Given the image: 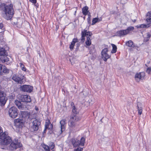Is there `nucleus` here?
Wrapping results in <instances>:
<instances>
[{
  "mask_svg": "<svg viewBox=\"0 0 151 151\" xmlns=\"http://www.w3.org/2000/svg\"><path fill=\"white\" fill-rule=\"evenodd\" d=\"M13 6L12 4L3 3L0 4V10L2 12V16L7 20L10 19L14 14Z\"/></svg>",
  "mask_w": 151,
  "mask_h": 151,
  "instance_id": "nucleus-1",
  "label": "nucleus"
},
{
  "mask_svg": "<svg viewBox=\"0 0 151 151\" xmlns=\"http://www.w3.org/2000/svg\"><path fill=\"white\" fill-rule=\"evenodd\" d=\"M12 141L11 138L8 135L7 133L4 132L0 136V145H7Z\"/></svg>",
  "mask_w": 151,
  "mask_h": 151,
  "instance_id": "nucleus-2",
  "label": "nucleus"
},
{
  "mask_svg": "<svg viewBox=\"0 0 151 151\" xmlns=\"http://www.w3.org/2000/svg\"><path fill=\"white\" fill-rule=\"evenodd\" d=\"M80 120V118L76 115H73L71 116L68 122V125L71 131L75 127L76 122Z\"/></svg>",
  "mask_w": 151,
  "mask_h": 151,
  "instance_id": "nucleus-3",
  "label": "nucleus"
},
{
  "mask_svg": "<svg viewBox=\"0 0 151 151\" xmlns=\"http://www.w3.org/2000/svg\"><path fill=\"white\" fill-rule=\"evenodd\" d=\"M32 125L30 127V130L32 132L36 131L39 129V127L40 125L41 122L39 120L36 119H32Z\"/></svg>",
  "mask_w": 151,
  "mask_h": 151,
  "instance_id": "nucleus-4",
  "label": "nucleus"
},
{
  "mask_svg": "<svg viewBox=\"0 0 151 151\" xmlns=\"http://www.w3.org/2000/svg\"><path fill=\"white\" fill-rule=\"evenodd\" d=\"M7 54L6 51L4 48L3 47L0 48V56H1L0 59L2 62L4 63L9 60V58L7 56Z\"/></svg>",
  "mask_w": 151,
  "mask_h": 151,
  "instance_id": "nucleus-5",
  "label": "nucleus"
},
{
  "mask_svg": "<svg viewBox=\"0 0 151 151\" xmlns=\"http://www.w3.org/2000/svg\"><path fill=\"white\" fill-rule=\"evenodd\" d=\"M11 142L9 147V149L12 151L15 150L22 146V144L19 142L18 139L14 140Z\"/></svg>",
  "mask_w": 151,
  "mask_h": 151,
  "instance_id": "nucleus-6",
  "label": "nucleus"
},
{
  "mask_svg": "<svg viewBox=\"0 0 151 151\" xmlns=\"http://www.w3.org/2000/svg\"><path fill=\"white\" fill-rule=\"evenodd\" d=\"M8 114L10 117L12 118H15L18 115V110L14 106L11 107L8 111Z\"/></svg>",
  "mask_w": 151,
  "mask_h": 151,
  "instance_id": "nucleus-7",
  "label": "nucleus"
},
{
  "mask_svg": "<svg viewBox=\"0 0 151 151\" xmlns=\"http://www.w3.org/2000/svg\"><path fill=\"white\" fill-rule=\"evenodd\" d=\"M24 76L22 74H15L13 75L12 79L18 83L22 84L23 83V80Z\"/></svg>",
  "mask_w": 151,
  "mask_h": 151,
  "instance_id": "nucleus-8",
  "label": "nucleus"
},
{
  "mask_svg": "<svg viewBox=\"0 0 151 151\" xmlns=\"http://www.w3.org/2000/svg\"><path fill=\"white\" fill-rule=\"evenodd\" d=\"M7 99L6 95L1 90V86H0V105L4 106L6 104Z\"/></svg>",
  "mask_w": 151,
  "mask_h": 151,
  "instance_id": "nucleus-9",
  "label": "nucleus"
},
{
  "mask_svg": "<svg viewBox=\"0 0 151 151\" xmlns=\"http://www.w3.org/2000/svg\"><path fill=\"white\" fill-rule=\"evenodd\" d=\"M81 42L83 43L85 41V37L86 36H89V37H91V36L92 35L91 32L87 31V30L86 29H84L83 31L81 32Z\"/></svg>",
  "mask_w": 151,
  "mask_h": 151,
  "instance_id": "nucleus-10",
  "label": "nucleus"
},
{
  "mask_svg": "<svg viewBox=\"0 0 151 151\" xmlns=\"http://www.w3.org/2000/svg\"><path fill=\"white\" fill-rule=\"evenodd\" d=\"M108 52V50L107 48H104L101 51V57L105 61H106L110 57V55L107 53Z\"/></svg>",
  "mask_w": 151,
  "mask_h": 151,
  "instance_id": "nucleus-11",
  "label": "nucleus"
},
{
  "mask_svg": "<svg viewBox=\"0 0 151 151\" xmlns=\"http://www.w3.org/2000/svg\"><path fill=\"white\" fill-rule=\"evenodd\" d=\"M33 88L32 86L26 85L21 86L20 87V90L29 93L31 92L32 91Z\"/></svg>",
  "mask_w": 151,
  "mask_h": 151,
  "instance_id": "nucleus-12",
  "label": "nucleus"
},
{
  "mask_svg": "<svg viewBox=\"0 0 151 151\" xmlns=\"http://www.w3.org/2000/svg\"><path fill=\"white\" fill-rule=\"evenodd\" d=\"M145 76V74L144 73H137L135 76V78L137 82H139L140 80H142Z\"/></svg>",
  "mask_w": 151,
  "mask_h": 151,
  "instance_id": "nucleus-13",
  "label": "nucleus"
},
{
  "mask_svg": "<svg viewBox=\"0 0 151 151\" xmlns=\"http://www.w3.org/2000/svg\"><path fill=\"white\" fill-rule=\"evenodd\" d=\"M21 114L22 117L24 120L29 119L30 120L29 116L30 115V112L27 111H21Z\"/></svg>",
  "mask_w": 151,
  "mask_h": 151,
  "instance_id": "nucleus-14",
  "label": "nucleus"
},
{
  "mask_svg": "<svg viewBox=\"0 0 151 151\" xmlns=\"http://www.w3.org/2000/svg\"><path fill=\"white\" fill-rule=\"evenodd\" d=\"M14 123L15 125L18 128H22L24 125L23 120L19 119H15Z\"/></svg>",
  "mask_w": 151,
  "mask_h": 151,
  "instance_id": "nucleus-15",
  "label": "nucleus"
},
{
  "mask_svg": "<svg viewBox=\"0 0 151 151\" xmlns=\"http://www.w3.org/2000/svg\"><path fill=\"white\" fill-rule=\"evenodd\" d=\"M15 104L18 107V108L21 110H23L25 108V106L20 101L18 100H16L14 102Z\"/></svg>",
  "mask_w": 151,
  "mask_h": 151,
  "instance_id": "nucleus-16",
  "label": "nucleus"
},
{
  "mask_svg": "<svg viewBox=\"0 0 151 151\" xmlns=\"http://www.w3.org/2000/svg\"><path fill=\"white\" fill-rule=\"evenodd\" d=\"M21 98L22 102H30L31 101L30 96L27 95H22Z\"/></svg>",
  "mask_w": 151,
  "mask_h": 151,
  "instance_id": "nucleus-17",
  "label": "nucleus"
},
{
  "mask_svg": "<svg viewBox=\"0 0 151 151\" xmlns=\"http://www.w3.org/2000/svg\"><path fill=\"white\" fill-rule=\"evenodd\" d=\"M66 121L65 119H63L60 121V124L61 133L65 131L66 127Z\"/></svg>",
  "mask_w": 151,
  "mask_h": 151,
  "instance_id": "nucleus-18",
  "label": "nucleus"
},
{
  "mask_svg": "<svg viewBox=\"0 0 151 151\" xmlns=\"http://www.w3.org/2000/svg\"><path fill=\"white\" fill-rule=\"evenodd\" d=\"M9 70L5 66L0 64V74L2 75L3 73H8Z\"/></svg>",
  "mask_w": 151,
  "mask_h": 151,
  "instance_id": "nucleus-19",
  "label": "nucleus"
},
{
  "mask_svg": "<svg viewBox=\"0 0 151 151\" xmlns=\"http://www.w3.org/2000/svg\"><path fill=\"white\" fill-rule=\"evenodd\" d=\"M72 144L74 147H76L80 145V141L76 139H72L71 140Z\"/></svg>",
  "mask_w": 151,
  "mask_h": 151,
  "instance_id": "nucleus-20",
  "label": "nucleus"
},
{
  "mask_svg": "<svg viewBox=\"0 0 151 151\" xmlns=\"http://www.w3.org/2000/svg\"><path fill=\"white\" fill-rule=\"evenodd\" d=\"M116 34L118 36L120 37L124 36L127 34L125 29L118 31L117 32Z\"/></svg>",
  "mask_w": 151,
  "mask_h": 151,
  "instance_id": "nucleus-21",
  "label": "nucleus"
},
{
  "mask_svg": "<svg viewBox=\"0 0 151 151\" xmlns=\"http://www.w3.org/2000/svg\"><path fill=\"white\" fill-rule=\"evenodd\" d=\"M137 109L138 111V114L141 115L142 113V104L140 102H138L137 104Z\"/></svg>",
  "mask_w": 151,
  "mask_h": 151,
  "instance_id": "nucleus-22",
  "label": "nucleus"
},
{
  "mask_svg": "<svg viewBox=\"0 0 151 151\" xmlns=\"http://www.w3.org/2000/svg\"><path fill=\"white\" fill-rule=\"evenodd\" d=\"M146 17L147 18L146 19V21L151 23V11L148 12L147 13Z\"/></svg>",
  "mask_w": 151,
  "mask_h": 151,
  "instance_id": "nucleus-23",
  "label": "nucleus"
},
{
  "mask_svg": "<svg viewBox=\"0 0 151 151\" xmlns=\"http://www.w3.org/2000/svg\"><path fill=\"white\" fill-rule=\"evenodd\" d=\"M102 18L100 17L99 18H95L93 19L92 21V25H93L97 22L101 21L102 20Z\"/></svg>",
  "mask_w": 151,
  "mask_h": 151,
  "instance_id": "nucleus-24",
  "label": "nucleus"
},
{
  "mask_svg": "<svg viewBox=\"0 0 151 151\" xmlns=\"http://www.w3.org/2000/svg\"><path fill=\"white\" fill-rule=\"evenodd\" d=\"M88 8L87 6H85L82 9V13L83 14L86 15L88 14Z\"/></svg>",
  "mask_w": 151,
  "mask_h": 151,
  "instance_id": "nucleus-25",
  "label": "nucleus"
},
{
  "mask_svg": "<svg viewBox=\"0 0 151 151\" xmlns=\"http://www.w3.org/2000/svg\"><path fill=\"white\" fill-rule=\"evenodd\" d=\"M126 45L129 47H134L135 46L132 40H129L126 43Z\"/></svg>",
  "mask_w": 151,
  "mask_h": 151,
  "instance_id": "nucleus-26",
  "label": "nucleus"
},
{
  "mask_svg": "<svg viewBox=\"0 0 151 151\" xmlns=\"http://www.w3.org/2000/svg\"><path fill=\"white\" fill-rule=\"evenodd\" d=\"M87 39L85 43L86 45L87 46L90 45L91 43V40L90 38V37H86Z\"/></svg>",
  "mask_w": 151,
  "mask_h": 151,
  "instance_id": "nucleus-27",
  "label": "nucleus"
},
{
  "mask_svg": "<svg viewBox=\"0 0 151 151\" xmlns=\"http://www.w3.org/2000/svg\"><path fill=\"white\" fill-rule=\"evenodd\" d=\"M149 25H148V26H147V25L145 24H141L140 25H139L136 26V27H137V28H146L148 27Z\"/></svg>",
  "mask_w": 151,
  "mask_h": 151,
  "instance_id": "nucleus-28",
  "label": "nucleus"
},
{
  "mask_svg": "<svg viewBox=\"0 0 151 151\" xmlns=\"http://www.w3.org/2000/svg\"><path fill=\"white\" fill-rule=\"evenodd\" d=\"M111 45L112 47V50L111 51L112 53H115L116 51L117 47L116 45L114 44H112Z\"/></svg>",
  "mask_w": 151,
  "mask_h": 151,
  "instance_id": "nucleus-29",
  "label": "nucleus"
},
{
  "mask_svg": "<svg viewBox=\"0 0 151 151\" xmlns=\"http://www.w3.org/2000/svg\"><path fill=\"white\" fill-rule=\"evenodd\" d=\"M134 27L132 26L129 27L127 28V29H125L126 31V32H127L128 34L130 31H133L134 30Z\"/></svg>",
  "mask_w": 151,
  "mask_h": 151,
  "instance_id": "nucleus-30",
  "label": "nucleus"
},
{
  "mask_svg": "<svg viewBox=\"0 0 151 151\" xmlns=\"http://www.w3.org/2000/svg\"><path fill=\"white\" fill-rule=\"evenodd\" d=\"M42 147L44 148L45 151H50V147L47 145L45 144L42 145Z\"/></svg>",
  "mask_w": 151,
  "mask_h": 151,
  "instance_id": "nucleus-31",
  "label": "nucleus"
},
{
  "mask_svg": "<svg viewBox=\"0 0 151 151\" xmlns=\"http://www.w3.org/2000/svg\"><path fill=\"white\" fill-rule=\"evenodd\" d=\"M80 141V143H80V145L83 146L85 142V139L84 137H82L81 138V141Z\"/></svg>",
  "mask_w": 151,
  "mask_h": 151,
  "instance_id": "nucleus-32",
  "label": "nucleus"
},
{
  "mask_svg": "<svg viewBox=\"0 0 151 151\" xmlns=\"http://www.w3.org/2000/svg\"><path fill=\"white\" fill-rule=\"evenodd\" d=\"M150 34L149 33H147V37L144 38V40L146 42L148 41L149 40L150 38Z\"/></svg>",
  "mask_w": 151,
  "mask_h": 151,
  "instance_id": "nucleus-33",
  "label": "nucleus"
},
{
  "mask_svg": "<svg viewBox=\"0 0 151 151\" xmlns=\"http://www.w3.org/2000/svg\"><path fill=\"white\" fill-rule=\"evenodd\" d=\"M20 65L22 70L24 71H25L26 70V69L24 67V65L22 63H20Z\"/></svg>",
  "mask_w": 151,
  "mask_h": 151,
  "instance_id": "nucleus-34",
  "label": "nucleus"
},
{
  "mask_svg": "<svg viewBox=\"0 0 151 151\" xmlns=\"http://www.w3.org/2000/svg\"><path fill=\"white\" fill-rule=\"evenodd\" d=\"M52 127L53 126L52 124H50V125L47 126V127H45V129L44 130V132L45 131L46 129H52Z\"/></svg>",
  "mask_w": 151,
  "mask_h": 151,
  "instance_id": "nucleus-35",
  "label": "nucleus"
},
{
  "mask_svg": "<svg viewBox=\"0 0 151 151\" xmlns=\"http://www.w3.org/2000/svg\"><path fill=\"white\" fill-rule=\"evenodd\" d=\"M50 121L49 119L47 120L45 122V127H47L50 124Z\"/></svg>",
  "mask_w": 151,
  "mask_h": 151,
  "instance_id": "nucleus-36",
  "label": "nucleus"
},
{
  "mask_svg": "<svg viewBox=\"0 0 151 151\" xmlns=\"http://www.w3.org/2000/svg\"><path fill=\"white\" fill-rule=\"evenodd\" d=\"M78 42V40L77 38H74L73 39L71 44H72L73 45H75V43Z\"/></svg>",
  "mask_w": 151,
  "mask_h": 151,
  "instance_id": "nucleus-37",
  "label": "nucleus"
},
{
  "mask_svg": "<svg viewBox=\"0 0 151 151\" xmlns=\"http://www.w3.org/2000/svg\"><path fill=\"white\" fill-rule=\"evenodd\" d=\"M72 112L74 113L73 115H76V109L75 107L72 108Z\"/></svg>",
  "mask_w": 151,
  "mask_h": 151,
  "instance_id": "nucleus-38",
  "label": "nucleus"
},
{
  "mask_svg": "<svg viewBox=\"0 0 151 151\" xmlns=\"http://www.w3.org/2000/svg\"><path fill=\"white\" fill-rule=\"evenodd\" d=\"M83 148H78L74 150V151H82L83 150Z\"/></svg>",
  "mask_w": 151,
  "mask_h": 151,
  "instance_id": "nucleus-39",
  "label": "nucleus"
},
{
  "mask_svg": "<svg viewBox=\"0 0 151 151\" xmlns=\"http://www.w3.org/2000/svg\"><path fill=\"white\" fill-rule=\"evenodd\" d=\"M146 72L150 74L151 72V68L150 67L148 68Z\"/></svg>",
  "mask_w": 151,
  "mask_h": 151,
  "instance_id": "nucleus-40",
  "label": "nucleus"
},
{
  "mask_svg": "<svg viewBox=\"0 0 151 151\" xmlns=\"http://www.w3.org/2000/svg\"><path fill=\"white\" fill-rule=\"evenodd\" d=\"M74 46V45H73L72 44H71L70 45L69 47L71 50L73 49Z\"/></svg>",
  "mask_w": 151,
  "mask_h": 151,
  "instance_id": "nucleus-41",
  "label": "nucleus"
},
{
  "mask_svg": "<svg viewBox=\"0 0 151 151\" xmlns=\"http://www.w3.org/2000/svg\"><path fill=\"white\" fill-rule=\"evenodd\" d=\"M87 21H88V24H89V26H90L91 24V18H87Z\"/></svg>",
  "mask_w": 151,
  "mask_h": 151,
  "instance_id": "nucleus-42",
  "label": "nucleus"
},
{
  "mask_svg": "<svg viewBox=\"0 0 151 151\" xmlns=\"http://www.w3.org/2000/svg\"><path fill=\"white\" fill-rule=\"evenodd\" d=\"M55 147V144L53 143H52L51 145L50 146V148L51 149H53Z\"/></svg>",
  "mask_w": 151,
  "mask_h": 151,
  "instance_id": "nucleus-43",
  "label": "nucleus"
},
{
  "mask_svg": "<svg viewBox=\"0 0 151 151\" xmlns=\"http://www.w3.org/2000/svg\"><path fill=\"white\" fill-rule=\"evenodd\" d=\"M29 1L32 3L35 4L37 2V0H29Z\"/></svg>",
  "mask_w": 151,
  "mask_h": 151,
  "instance_id": "nucleus-44",
  "label": "nucleus"
},
{
  "mask_svg": "<svg viewBox=\"0 0 151 151\" xmlns=\"http://www.w3.org/2000/svg\"><path fill=\"white\" fill-rule=\"evenodd\" d=\"M3 131L2 130V127H0V136H1V135L3 133Z\"/></svg>",
  "mask_w": 151,
  "mask_h": 151,
  "instance_id": "nucleus-45",
  "label": "nucleus"
},
{
  "mask_svg": "<svg viewBox=\"0 0 151 151\" xmlns=\"http://www.w3.org/2000/svg\"><path fill=\"white\" fill-rule=\"evenodd\" d=\"M70 105L72 108L75 107V106L74 105V103L73 102H71Z\"/></svg>",
  "mask_w": 151,
  "mask_h": 151,
  "instance_id": "nucleus-46",
  "label": "nucleus"
},
{
  "mask_svg": "<svg viewBox=\"0 0 151 151\" xmlns=\"http://www.w3.org/2000/svg\"><path fill=\"white\" fill-rule=\"evenodd\" d=\"M3 27V24L1 23H0V29H2Z\"/></svg>",
  "mask_w": 151,
  "mask_h": 151,
  "instance_id": "nucleus-47",
  "label": "nucleus"
},
{
  "mask_svg": "<svg viewBox=\"0 0 151 151\" xmlns=\"http://www.w3.org/2000/svg\"><path fill=\"white\" fill-rule=\"evenodd\" d=\"M88 18H91V15H90V13L89 12L88 14Z\"/></svg>",
  "mask_w": 151,
  "mask_h": 151,
  "instance_id": "nucleus-48",
  "label": "nucleus"
},
{
  "mask_svg": "<svg viewBox=\"0 0 151 151\" xmlns=\"http://www.w3.org/2000/svg\"><path fill=\"white\" fill-rule=\"evenodd\" d=\"M35 4V5L36 6L37 8L38 7V4Z\"/></svg>",
  "mask_w": 151,
  "mask_h": 151,
  "instance_id": "nucleus-49",
  "label": "nucleus"
},
{
  "mask_svg": "<svg viewBox=\"0 0 151 151\" xmlns=\"http://www.w3.org/2000/svg\"><path fill=\"white\" fill-rule=\"evenodd\" d=\"M59 26L58 25L56 26V29L57 30L58 29Z\"/></svg>",
  "mask_w": 151,
  "mask_h": 151,
  "instance_id": "nucleus-50",
  "label": "nucleus"
},
{
  "mask_svg": "<svg viewBox=\"0 0 151 151\" xmlns=\"http://www.w3.org/2000/svg\"><path fill=\"white\" fill-rule=\"evenodd\" d=\"M136 20L135 19H134L132 20V21L134 23L136 22Z\"/></svg>",
  "mask_w": 151,
  "mask_h": 151,
  "instance_id": "nucleus-51",
  "label": "nucleus"
},
{
  "mask_svg": "<svg viewBox=\"0 0 151 151\" xmlns=\"http://www.w3.org/2000/svg\"><path fill=\"white\" fill-rule=\"evenodd\" d=\"M77 47H78L79 46V43H78V44H77Z\"/></svg>",
  "mask_w": 151,
  "mask_h": 151,
  "instance_id": "nucleus-52",
  "label": "nucleus"
},
{
  "mask_svg": "<svg viewBox=\"0 0 151 151\" xmlns=\"http://www.w3.org/2000/svg\"><path fill=\"white\" fill-rule=\"evenodd\" d=\"M92 47L93 48V49H94V46H92Z\"/></svg>",
  "mask_w": 151,
  "mask_h": 151,
  "instance_id": "nucleus-53",
  "label": "nucleus"
},
{
  "mask_svg": "<svg viewBox=\"0 0 151 151\" xmlns=\"http://www.w3.org/2000/svg\"><path fill=\"white\" fill-rule=\"evenodd\" d=\"M115 12H113V13H112V14H114V13H115Z\"/></svg>",
  "mask_w": 151,
  "mask_h": 151,
  "instance_id": "nucleus-54",
  "label": "nucleus"
},
{
  "mask_svg": "<svg viewBox=\"0 0 151 151\" xmlns=\"http://www.w3.org/2000/svg\"><path fill=\"white\" fill-rule=\"evenodd\" d=\"M145 65L147 67V65L146 64H145Z\"/></svg>",
  "mask_w": 151,
  "mask_h": 151,
  "instance_id": "nucleus-55",
  "label": "nucleus"
},
{
  "mask_svg": "<svg viewBox=\"0 0 151 151\" xmlns=\"http://www.w3.org/2000/svg\"><path fill=\"white\" fill-rule=\"evenodd\" d=\"M76 13V11H75V14Z\"/></svg>",
  "mask_w": 151,
  "mask_h": 151,
  "instance_id": "nucleus-56",
  "label": "nucleus"
}]
</instances>
